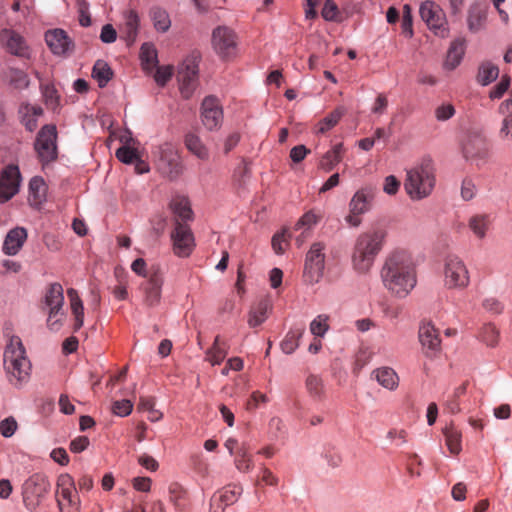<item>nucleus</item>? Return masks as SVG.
Wrapping results in <instances>:
<instances>
[{"label": "nucleus", "instance_id": "1", "mask_svg": "<svg viewBox=\"0 0 512 512\" xmlns=\"http://www.w3.org/2000/svg\"><path fill=\"white\" fill-rule=\"evenodd\" d=\"M387 288L396 296H406L416 283L415 271L410 257L404 253H393L383 268Z\"/></svg>", "mask_w": 512, "mask_h": 512}, {"label": "nucleus", "instance_id": "2", "mask_svg": "<svg viewBox=\"0 0 512 512\" xmlns=\"http://www.w3.org/2000/svg\"><path fill=\"white\" fill-rule=\"evenodd\" d=\"M4 369L9 381L17 386L27 381L31 363L26 356L23 343L18 336H11L4 351Z\"/></svg>", "mask_w": 512, "mask_h": 512}, {"label": "nucleus", "instance_id": "3", "mask_svg": "<svg viewBox=\"0 0 512 512\" xmlns=\"http://www.w3.org/2000/svg\"><path fill=\"white\" fill-rule=\"evenodd\" d=\"M435 185L434 170L430 163H421L406 172L404 189L413 200L429 196Z\"/></svg>", "mask_w": 512, "mask_h": 512}, {"label": "nucleus", "instance_id": "4", "mask_svg": "<svg viewBox=\"0 0 512 512\" xmlns=\"http://www.w3.org/2000/svg\"><path fill=\"white\" fill-rule=\"evenodd\" d=\"M384 237L385 233L380 230L365 233L359 237L353 254V264L357 270L361 272L369 270L375 255L381 248Z\"/></svg>", "mask_w": 512, "mask_h": 512}, {"label": "nucleus", "instance_id": "5", "mask_svg": "<svg viewBox=\"0 0 512 512\" xmlns=\"http://www.w3.org/2000/svg\"><path fill=\"white\" fill-rule=\"evenodd\" d=\"M157 169L169 181H175L183 175L185 166L175 144L164 142L159 145Z\"/></svg>", "mask_w": 512, "mask_h": 512}, {"label": "nucleus", "instance_id": "6", "mask_svg": "<svg viewBox=\"0 0 512 512\" xmlns=\"http://www.w3.org/2000/svg\"><path fill=\"white\" fill-rule=\"evenodd\" d=\"M51 484L42 474H33L22 485L23 503L29 511H36L48 495Z\"/></svg>", "mask_w": 512, "mask_h": 512}, {"label": "nucleus", "instance_id": "7", "mask_svg": "<svg viewBox=\"0 0 512 512\" xmlns=\"http://www.w3.org/2000/svg\"><path fill=\"white\" fill-rule=\"evenodd\" d=\"M211 43L214 51L222 60L228 61L236 57L238 37L232 28L226 25L214 28Z\"/></svg>", "mask_w": 512, "mask_h": 512}, {"label": "nucleus", "instance_id": "8", "mask_svg": "<svg viewBox=\"0 0 512 512\" xmlns=\"http://www.w3.org/2000/svg\"><path fill=\"white\" fill-rule=\"evenodd\" d=\"M57 129L53 124L44 125L37 134L34 149L43 166L55 161L57 151Z\"/></svg>", "mask_w": 512, "mask_h": 512}, {"label": "nucleus", "instance_id": "9", "mask_svg": "<svg viewBox=\"0 0 512 512\" xmlns=\"http://www.w3.org/2000/svg\"><path fill=\"white\" fill-rule=\"evenodd\" d=\"M199 56L191 55L178 67L177 79L181 95L189 99L198 86Z\"/></svg>", "mask_w": 512, "mask_h": 512}, {"label": "nucleus", "instance_id": "10", "mask_svg": "<svg viewBox=\"0 0 512 512\" xmlns=\"http://www.w3.org/2000/svg\"><path fill=\"white\" fill-rule=\"evenodd\" d=\"M56 494L60 512H80V499L74 480L69 474L58 477Z\"/></svg>", "mask_w": 512, "mask_h": 512}, {"label": "nucleus", "instance_id": "11", "mask_svg": "<svg viewBox=\"0 0 512 512\" xmlns=\"http://www.w3.org/2000/svg\"><path fill=\"white\" fill-rule=\"evenodd\" d=\"M64 305V289L63 286L58 283H50L44 292L41 299V308L45 311L49 318H55L63 315Z\"/></svg>", "mask_w": 512, "mask_h": 512}, {"label": "nucleus", "instance_id": "12", "mask_svg": "<svg viewBox=\"0 0 512 512\" xmlns=\"http://www.w3.org/2000/svg\"><path fill=\"white\" fill-rule=\"evenodd\" d=\"M323 249L322 243H314L306 255L304 273L310 283H318L323 275L325 261Z\"/></svg>", "mask_w": 512, "mask_h": 512}, {"label": "nucleus", "instance_id": "13", "mask_svg": "<svg viewBox=\"0 0 512 512\" xmlns=\"http://www.w3.org/2000/svg\"><path fill=\"white\" fill-rule=\"evenodd\" d=\"M173 250L177 256L187 257L191 254L194 243V236L187 223H176L171 233Z\"/></svg>", "mask_w": 512, "mask_h": 512}, {"label": "nucleus", "instance_id": "14", "mask_svg": "<svg viewBox=\"0 0 512 512\" xmlns=\"http://www.w3.org/2000/svg\"><path fill=\"white\" fill-rule=\"evenodd\" d=\"M419 341L427 357H434L440 351L439 330L432 322H423L419 328Z\"/></svg>", "mask_w": 512, "mask_h": 512}, {"label": "nucleus", "instance_id": "15", "mask_svg": "<svg viewBox=\"0 0 512 512\" xmlns=\"http://www.w3.org/2000/svg\"><path fill=\"white\" fill-rule=\"evenodd\" d=\"M20 183V172L17 166L6 167L0 175V203L11 199L17 192Z\"/></svg>", "mask_w": 512, "mask_h": 512}, {"label": "nucleus", "instance_id": "16", "mask_svg": "<svg viewBox=\"0 0 512 512\" xmlns=\"http://www.w3.org/2000/svg\"><path fill=\"white\" fill-rule=\"evenodd\" d=\"M0 43L10 54L18 57H28L29 47L18 32L11 29H2L0 31Z\"/></svg>", "mask_w": 512, "mask_h": 512}, {"label": "nucleus", "instance_id": "17", "mask_svg": "<svg viewBox=\"0 0 512 512\" xmlns=\"http://www.w3.org/2000/svg\"><path fill=\"white\" fill-rule=\"evenodd\" d=\"M45 40L51 51L56 55H64L74 47L72 40L62 29L47 31Z\"/></svg>", "mask_w": 512, "mask_h": 512}, {"label": "nucleus", "instance_id": "18", "mask_svg": "<svg viewBox=\"0 0 512 512\" xmlns=\"http://www.w3.org/2000/svg\"><path fill=\"white\" fill-rule=\"evenodd\" d=\"M420 16L430 29H440L445 24V14L433 1H425L420 6Z\"/></svg>", "mask_w": 512, "mask_h": 512}, {"label": "nucleus", "instance_id": "19", "mask_svg": "<svg viewBox=\"0 0 512 512\" xmlns=\"http://www.w3.org/2000/svg\"><path fill=\"white\" fill-rule=\"evenodd\" d=\"M222 119V110L216 98L206 97L202 102V122L204 126L212 130L216 128Z\"/></svg>", "mask_w": 512, "mask_h": 512}, {"label": "nucleus", "instance_id": "20", "mask_svg": "<svg viewBox=\"0 0 512 512\" xmlns=\"http://www.w3.org/2000/svg\"><path fill=\"white\" fill-rule=\"evenodd\" d=\"M369 200L364 190L357 191L349 203L350 212L346 216V221L353 227L361 224L360 215L368 210Z\"/></svg>", "mask_w": 512, "mask_h": 512}, {"label": "nucleus", "instance_id": "21", "mask_svg": "<svg viewBox=\"0 0 512 512\" xmlns=\"http://www.w3.org/2000/svg\"><path fill=\"white\" fill-rule=\"evenodd\" d=\"M446 277L454 286H466L469 281L468 271L458 257H450L446 264Z\"/></svg>", "mask_w": 512, "mask_h": 512}, {"label": "nucleus", "instance_id": "22", "mask_svg": "<svg viewBox=\"0 0 512 512\" xmlns=\"http://www.w3.org/2000/svg\"><path fill=\"white\" fill-rule=\"evenodd\" d=\"M169 208L174 215V226L176 223H187L193 219L191 203L186 196H176L169 203Z\"/></svg>", "mask_w": 512, "mask_h": 512}, {"label": "nucleus", "instance_id": "23", "mask_svg": "<svg viewBox=\"0 0 512 512\" xmlns=\"http://www.w3.org/2000/svg\"><path fill=\"white\" fill-rule=\"evenodd\" d=\"M463 153L467 159H482L487 155L486 142L483 137L478 134L467 136L463 143Z\"/></svg>", "mask_w": 512, "mask_h": 512}, {"label": "nucleus", "instance_id": "24", "mask_svg": "<svg viewBox=\"0 0 512 512\" xmlns=\"http://www.w3.org/2000/svg\"><path fill=\"white\" fill-rule=\"evenodd\" d=\"M372 378L379 385L388 390H395L399 385V377L394 369L390 367H380L372 371Z\"/></svg>", "mask_w": 512, "mask_h": 512}, {"label": "nucleus", "instance_id": "25", "mask_svg": "<svg viewBox=\"0 0 512 512\" xmlns=\"http://www.w3.org/2000/svg\"><path fill=\"white\" fill-rule=\"evenodd\" d=\"M27 238V232L22 227L12 229L4 241V251L9 255H14L22 247Z\"/></svg>", "mask_w": 512, "mask_h": 512}, {"label": "nucleus", "instance_id": "26", "mask_svg": "<svg viewBox=\"0 0 512 512\" xmlns=\"http://www.w3.org/2000/svg\"><path fill=\"white\" fill-rule=\"evenodd\" d=\"M29 202L35 207L39 208L42 203L46 200L47 185L44 180L40 177H34L29 184Z\"/></svg>", "mask_w": 512, "mask_h": 512}, {"label": "nucleus", "instance_id": "27", "mask_svg": "<svg viewBox=\"0 0 512 512\" xmlns=\"http://www.w3.org/2000/svg\"><path fill=\"white\" fill-rule=\"evenodd\" d=\"M465 53V39L459 38L452 42L444 66L448 70H454L461 62Z\"/></svg>", "mask_w": 512, "mask_h": 512}, {"label": "nucleus", "instance_id": "28", "mask_svg": "<svg viewBox=\"0 0 512 512\" xmlns=\"http://www.w3.org/2000/svg\"><path fill=\"white\" fill-rule=\"evenodd\" d=\"M184 143L187 150L198 159L207 160L209 158V151L198 135L194 133L186 134Z\"/></svg>", "mask_w": 512, "mask_h": 512}, {"label": "nucleus", "instance_id": "29", "mask_svg": "<svg viewBox=\"0 0 512 512\" xmlns=\"http://www.w3.org/2000/svg\"><path fill=\"white\" fill-rule=\"evenodd\" d=\"M242 492L243 489L240 485L229 484L215 492V501H222L228 507L237 502Z\"/></svg>", "mask_w": 512, "mask_h": 512}, {"label": "nucleus", "instance_id": "30", "mask_svg": "<svg viewBox=\"0 0 512 512\" xmlns=\"http://www.w3.org/2000/svg\"><path fill=\"white\" fill-rule=\"evenodd\" d=\"M443 434L445 436V442L450 453L453 455H458L462 450L461 432L456 429L454 425L450 424L443 429Z\"/></svg>", "mask_w": 512, "mask_h": 512}, {"label": "nucleus", "instance_id": "31", "mask_svg": "<svg viewBox=\"0 0 512 512\" xmlns=\"http://www.w3.org/2000/svg\"><path fill=\"white\" fill-rule=\"evenodd\" d=\"M343 144H336L331 150L327 151L320 160V168L325 171H331L342 161Z\"/></svg>", "mask_w": 512, "mask_h": 512}, {"label": "nucleus", "instance_id": "32", "mask_svg": "<svg viewBox=\"0 0 512 512\" xmlns=\"http://www.w3.org/2000/svg\"><path fill=\"white\" fill-rule=\"evenodd\" d=\"M305 387L308 394L317 400H321L325 395V386L320 375L309 374L305 380Z\"/></svg>", "mask_w": 512, "mask_h": 512}, {"label": "nucleus", "instance_id": "33", "mask_svg": "<svg viewBox=\"0 0 512 512\" xmlns=\"http://www.w3.org/2000/svg\"><path fill=\"white\" fill-rule=\"evenodd\" d=\"M139 16L134 10L128 11L126 14V21H125V40L128 45H132L137 37L138 28H139Z\"/></svg>", "mask_w": 512, "mask_h": 512}, {"label": "nucleus", "instance_id": "34", "mask_svg": "<svg viewBox=\"0 0 512 512\" xmlns=\"http://www.w3.org/2000/svg\"><path fill=\"white\" fill-rule=\"evenodd\" d=\"M92 77L97 80L100 88H103L113 77V71L104 60L96 61L93 70Z\"/></svg>", "mask_w": 512, "mask_h": 512}, {"label": "nucleus", "instance_id": "35", "mask_svg": "<svg viewBox=\"0 0 512 512\" xmlns=\"http://www.w3.org/2000/svg\"><path fill=\"white\" fill-rule=\"evenodd\" d=\"M169 501L173 504L177 511H184L186 507L185 489L178 483H171L168 488Z\"/></svg>", "mask_w": 512, "mask_h": 512}, {"label": "nucleus", "instance_id": "36", "mask_svg": "<svg viewBox=\"0 0 512 512\" xmlns=\"http://www.w3.org/2000/svg\"><path fill=\"white\" fill-rule=\"evenodd\" d=\"M226 355L227 351L224 341L221 340L220 336H216L213 346L207 351L206 360L213 366L219 365L225 359Z\"/></svg>", "mask_w": 512, "mask_h": 512}, {"label": "nucleus", "instance_id": "37", "mask_svg": "<svg viewBox=\"0 0 512 512\" xmlns=\"http://www.w3.org/2000/svg\"><path fill=\"white\" fill-rule=\"evenodd\" d=\"M499 75V69L491 62H484L481 64L478 70L477 80L482 85H488L497 79Z\"/></svg>", "mask_w": 512, "mask_h": 512}, {"label": "nucleus", "instance_id": "38", "mask_svg": "<svg viewBox=\"0 0 512 512\" xmlns=\"http://www.w3.org/2000/svg\"><path fill=\"white\" fill-rule=\"evenodd\" d=\"M303 328L291 329L283 341L281 342V349L286 354H292L299 346V339L303 334Z\"/></svg>", "mask_w": 512, "mask_h": 512}, {"label": "nucleus", "instance_id": "39", "mask_svg": "<svg viewBox=\"0 0 512 512\" xmlns=\"http://www.w3.org/2000/svg\"><path fill=\"white\" fill-rule=\"evenodd\" d=\"M140 57L145 70H150L157 65V51L153 44L144 43L141 47Z\"/></svg>", "mask_w": 512, "mask_h": 512}, {"label": "nucleus", "instance_id": "40", "mask_svg": "<svg viewBox=\"0 0 512 512\" xmlns=\"http://www.w3.org/2000/svg\"><path fill=\"white\" fill-rule=\"evenodd\" d=\"M66 293L69 299L72 315L75 320H82L84 316V307L78 292L74 288H69Z\"/></svg>", "mask_w": 512, "mask_h": 512}, {"label": "nucleus", "instance_id": "41", "mask_svg": "<svg viewBox=\"0 0 512 512\" xmlns=\"http://www.w3.org/2000/svg\"><path fill=\"white\" fill-rule=\"evenodd\" d=\"M234 463L240 472L246 473L253 468L251 455L248 453L245 446H242L237 450Z\"/></svg>", "mask_w": 512, "mask_h": 512}, {"label": "nucleus", "instance_id": "42", "mask_svg": "<svg viewBox=\"0 0 512 512\" xmlns=\"http://www.w3.org/2000/svg\"><path fill=\"white\" fill-rule=\"evenodd\" d=\"M374 353L368 347H360L355 355L352 371L354 374L359 372L371 361Z\"/></svg>", "mask_w": 512, "mask_h": 512}, {"label": "nucleus", "instance_id": "43", "mask_svg": "<svg viewBox=\"0 0 512 512\" xmlns=\"http://www.w3.org/2000/svg\"><path fill=\"white\" fill-rule=\"evenodd\" d=\"M6 77L11 85L15 88H26L29 85L27 74L17 68H9L6 72Z\"/></svg>", "mask_w": 512, "mask_h": 512}, {"label": "nucleus", "instance_id": "44", "mask_svg": "<svg viewBox=\"0 0 512 512\" xmlns=\"http://www.w3.org/2000/svg\"><path fill=\"white\" fill-rule=\"evenodd\" d=\"M486 18L485 11L478 5H474L469 10L468 27L471 31H477Z\"/></svg>", "mask_w": 512, "mask_h": 512}, {"label": "nucleus", "instance_id": "45", "mask_svg": "<svg viewBox=\"0 0 512 512\" xmlns=\"http://www.w3.org/2000/svg\"><path fill=\"white\" fill-rule=\"evenodd\" d=\"M499 332L493 322H485L480 330V339L488 346H495Z\"/></svg>", "mask_w": 512, "mask_h": 512}, {"label": "nucleus", "instance_id": "46", "mask_svg": "<svg viewBox=\"0 0 512 512\" xmlns=\"http://www.w3.org/2000/svg\"><path fill=\"white\" fill-rule=\"evenodd\" d=\"M343 114V108L335 109L327 117H325L318 123V132L323 134L332 129L339 122Z\"/></svg>", "mask_w": 512, "mask_h": 512}, {"label": "nucleus", "instance_id": "47", "mask_svg": "<svg viewBox=\"0 0 512 512\" xmlns=\"http://www.w3.org/2000/svg\"><path fill=\"white\" fill-rule=\"evenodd\" d=\"M161 286H162V281L157 275H153L150 277L148 286L145 289L147 301L153 303L160 299Z\"/></svg>", "mask_w": 512, "mask_h": 512}, {"label": "nucleus", "instance_id": "48", "mask_svg": "<svg viewBox=\"0 0 512 512\" xmlns=\"http://www.w3.org/2000/svg\"><path fill=\"white\" fill-rule=\"evenodd\" d=\"M152 19L154 27L156 28V30L160 32H166L171 25L169 15L167 14L166 11L160 8H156L153 10Z\"/></svg>", "mask_w": 512, "mask_h": 512}, {"label": "nucleus", "instance_id": "49", "mask_svg": "<svg viewBox=\"0 0 512 512\" xmlns=\"http://www.w3.org/2000/svg\"><path fill=\"white\" fill-rule=\"evenodd\" d=\"M467 385L468 383L467 382H464L462 383L460 386H458L457 388H455L453 394L451 395V397L447 400L446 402V408L447 410L452 413V414H456L460 411V406H459V402H458V399L464 395L466 393V390H467Z\"/></svg>", "mask_w": 512, "mask_h": 512}, {"label": "nucleus", "instance_id": "50", "mask_svg": "<svg viewBox=\"0 0 512 512\" xmlns=\"http://www.w3.org/2000/svg\"><path fill=\"white\" fill-rule=\"evenodd\" d=\"M322 17L326 21H334V22H342L343 18L341 17V13L339 11L338 6L332 0H327L324 4V7L321 11Z\"/></svg>", "mask_w": 512, "mask_h": 512}, {"label": "nucleus", "instance_id": "51", "mask_svg": "<svg viewBox=\"0 0 512 512\" xmlns=\"http://www.w3.org/2000/svg\"><path fill=\"white\" fill-rule=\"evenodd\" d=\"M116 157L125 164H131L138 160L139 155L137 153V150L134 149L133 147L122 146L117 149Z\"/></svg>", "mask_w": 512, "mask_h": 512}, {"label": "nucleus", "instance_id": "52", "mask_svg": "<svg viewBox=\"0 0 512 512\" xmlns=\"http://www.w3.org/2000/svg\"><path fill=\"white\" fill-rule=\"evenodd\" d=\"M272 304L269 300L260 301L256 307L251 310L253 320H260L271 316Z\"/></svg>", "mask_w": 512, "mask_h": 512}, {"label": "nucleus", "instance_id": "53", "mask_svg": "<svg viewBox=\"0 0 512 512\" xmlns=\"http://www.w3.org/2000/svg\"><path fill=\"white\" fill-rule=\"evenodd\" d=\"M412 10L409 4H405L403 6V15H402V31L408 38L413 36V28H412Z\"/></svg>", "mask_w": 512, "mask_h": 512}, {"label": "nucleus", "instance_id": "54", "mask_svg": "<svg viewBox=\"0 0 512 512\" xmlns=\"http://www.w3.org/2000/svg\"><path fill=\"white\" fill-rule=\"evenodd\" d=\"M172 74H173L172 66L168 65V66L158 67L154 74V79L158 85L164 86L170 80V78L172 77Z\"/></svg>", "mask_w": 512, "mask_h": 512}, {"label": "nucleus", "instance_id": "55", "mask_svg": "<svg viewBox=\"0 0 512 512\" xmlns=\"http://www.w3.org/2000/svg\"><path fill=\"white\" fill-rule=\"evenodd\" d=\"M133 404L130 400L115 401L112 405V411L114 414L124 417L131 413Z\"/></svg>", "mask_w": 512, "mask_h": 512}, {"label": "nucleus", "instance_id": "56", "mask_svg": "<svg viewBox=\"0 0 512 512\" xmlns=\"http://www.w3.org/2000/svg\"><path fill=\"white\" fill-rule=\"evenodd\" d=\"M509 85H510V77L508 75H503L501 78V81L490 92V98H492V99L500 98L508 90Z\"/></svg>", "mask_w": 512, "mask_h": 512}, {"label": "nucleus", "instance_id": "57", "mask_svg": "<svg viewBox=\"0 0 512 512\" xmlns=\"http://www.w3.org/2000/svg\"><path fill=\"white\" fill-rule=\"evenodd\" d=\"M17 429V422L13 417H8L0 423V433L4 437H11Z\"/></svg>", "mask_w": 512, "mask_h": 512}, {"label": "nucleus", "instance_id": "58", "mask_svg": "<svg viewBox=\"0 0 512 512\" xmlns=\"http://www.w3.org/2000/svg\"><path fill=\"white\" fill-rule=\"evenodd\" d=\"M454 113L455 109L451 104L441 105L435 110V116L439 121H444L451 118Z\"/></svg>", "mask_w": 512, "mask_h": 512}, {"label": "nucleus", "instance_id": "59", "mask_svg": "<svg viewBox=\"0 0 512 512\" xmlns=\"http://www.w3.org/2000/svg\"><path fill=\"white\" fill-rule=\"evenodd\" d=\"M309 153L310 150L305 145H298L291 149L290 158L294 163H300Z\"/></svg>", "mask_w": 512, "mask_h": 512}, {"label": "nucleus", "instance_id": "60", "mask_svg": "<svg viewBox=\"0 0 512 512\" xmlns=\"http://www.w3.org/2000/svg\"><path fill=\"white\" fill-rule=\"evenodd\" d=\"M400 187V182L398 179L393 176H387L385 178V183L383 186V191L389 195H395Z\"/></svg>", "mask_w": 512, "mask_h": 512}, {"label": "nucleus", "instance_id": "61", "mask_svg": "<svg viewBox=\"0 0 512 512\" xmlns=\"http://www.w3.org/2000/svg\"><path fill=\"white\" fill-rule=\"evenodd\" d=\"M117 38V32L111 24H106L103 26L100 39L104 43H112Z\"/></svg>", "mask_w": 512, "mask_h": 512}, {"label": "nucleus", "instance_id": "62", "mask_svg": "<svg viewBox=\"0 0 512 512\" xmlns=\"http://www.w3.org/2000/svg\"><path fill=\"white\" fill-rule=\"evenodd\" d=\"M89 445V439L86 436H79L71 441L70 450L73 453H80L84 451Z\"/></svg>", "mask_w": 512, "mask_h": 512}, {"label": "nucleus", "instance_id": "63", "mask_svg": "<svg viewBox=\"0 0 512 512\" xmlns=\"http://www.w3.org/2000/svg\"><path fill=\"white\" fill-rule=\"evenodd\" d=\"M58 404L60 411L66 415H71L75 411V406L71 403L68 395L66 394L60 395Z\"/></svg>", "mask_w": 512, "mask_h": 512}, {"label": "nucleus", "instance_id": "64", "mask_svg": "<svg viewBox=\"0 0 512 512\" xmlns=\"http://www.w3.org/2000/svg\"><path fill=\"white\" fill-rule=\"evenodd\" d=\"M50 456L55 462L59 463L62 466H65L69 463V456L66 450L63 448L53 449Z\"/></svg>", "mask_w": 512, "mask_h": 512}]
</instances>
